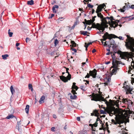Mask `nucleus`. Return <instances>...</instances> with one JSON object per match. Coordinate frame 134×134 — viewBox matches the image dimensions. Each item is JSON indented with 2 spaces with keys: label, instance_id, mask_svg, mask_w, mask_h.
I'll use <instances>...</instances> for the list:
<instances>
[{
  "label": "nucleus",
  "instance_id": "f257e3e1",
  "mask_svg": "<svg viewBox=\"0 0 134 134\" xmlns=\"http://www.w3.org/2000/svg\"><path fill=\"white\" fill-rule=\"evenodd\" d=\"M127 37L126 41L125 42V46L126 48L130 49L131 51L134 52V39L130 37L128 35H126Z\"/></svg>",
  "mask_w": 134,
  "mask_h": 134
},
{
  "label": "nucleus",
  "instance_id": "f03ea898",
  "mask_svg": "<svg viewBox=\"0 0 134 134\" xmlns=\"http://www.w3.org/2000/svg\"><path fill=\"white\" fill-rule=\"evenodd\" d=\"M115 53H111V57L113 59L112 64L113 65V69L112 70V72L111 73V75L113 74H115V73L118 70L119 68L118 64L120 63H119V62L116 60Z\"/></svg>",
  "mask_w": 134,
  "mask_h": 134
},
{
  "label": "nucleus",
  "instance_id": "7ed1b4c3",
  "mask_svg": "<svg viewBox=\"0 0 134 134\" xmlns=\"http://www.w3.org/2000/svg\"><path fill=\"white\" fill-rule=\"evenodd\" d=\"M110 23H107L106 22H102L100 24L99 23H97L96 24H94V28H96L98 30L102 31L105 30V28L108 27V26L107 24H109Z\"/></svg>",
  "mask_w": 134,
  "mask_h": 134
},
{
  "label": "nucleus",
  "instance_id": "20e7f679",
  "mask_svg": "<svg viewBox=\"0 0 134 134\" xmlns=\"http://www.w3.org/2000/svg\"><path fill=\"white\" fill-rule=\"evenodd\" d=\"M126 82H124V86L123 88L124 90L126 92V94H132V88H131L130 86L126 85V86H125V83H126Z\"/></svg>",
  "mask_w": 134,
  "mask_h": 134
},
{
  "label": "nucleus",
  "instance_id": "39448f33",
  "mask_svg": "<svg viewBox=\"0 0 134 134\" xmlns=\"http://www.w3.org/2000/svg\"><path fill=\"white\" fill-rule=\"evenodd\" d=\"M89 74L87 73V75L85 77V78H88L90 77V76H92L93 78H95L96 77V75H97V71L96 69H94L93 71H89Z\"/></svg>",
  "mask_w": 134,
  "mask_h": 134
},
{
  "label": "nucleus",
  "instance_id": "423d86ee",
  "mask_svg": "<svg viewBox=\"0 0 134 134\" xmlns=\"http://www.w3.org/2000/svg\"><path fill=\"white\" fill-rule=\"evenodd\" d=\"M94 100L96 101H100V102L104 101L105 102V103L106 104L107 106H108L109 104V102L107 100L104 99V98L102 96H98L97 97L94 98Z\"/></svg>",
  "mask_w": 134,
  "mask_h": 134
},
{
  "label": "nucleus",
  "instance_id": "0eeeda50",
  "mask_svg": "<svg viewBox=\"0 0 134 134\" xmlns=\"http://www.w3.org/2000/svg\"><path fill=\"white\" fill-rule=\"evenodd\" d=\"M66 72L68 74V75L67 77L63 76H60V79L61 80L65 82H67L68 81V80H70L71 78V75L69 74L68 71H66Z\"/></svg>",
  "mask_w": 134,
  "mask_h": 134
},
{
  "label": "nucleus",
  "instance_id": "6e6552de",
  "mask_svg": "<svg viewBox=\"0 0 134 134\" xmlns=\"http://www.w3.org/2000/svg\"><path fill=\"white\" fill-rule=\"evenodd\" d=\"M105 34L106 35L108 36V37H109V38H108L109 39H110V38L111 37H113V38H118L120 40H124V38L122 36H120L119 37H118L117 36H116L114 35V34H108V33L107 32H106L105 33Z\"/></svg>",
  "mask_w": 134,
  "mask_h": 134
},
{
  "label": "nucleus",
  "instance_id": "1a4fd4ad",
  "mask_svg": "<svg viewBox=\"0 0 134 134\" xmlns=\"http://www.w3.org/2000/svg\"><path fill=\"white\" fill-rule=\"evenodd\" d=\"M104 19H105L104 20L107 23H110L111 21L112 23L113 22V21H113L112 20H115V19H114L113 17L112 16H111L110 17H107L105 18Z\"/></svg>",
  "mask_w": 134,
  "mask_h": 134
},
{
  "label": "nucleus",
  "instance_id": "9d476101",
  "mask_svg": "<svg viewBox=\"0 0 134 134\" xmlns=\"http://www.w3.org/2000/svg\"><path fill=\"white\" fill-rule=\"evenodd\" d=\"M129 54L127 52H125L120 55V56L122 59H128L129 56Z\"/></svg>",
  "mask_w": 134,
  "mask_h": 134
},
{
  "label": "nucleus",
  "instance_id": "9b49d317",
  "mask_svg": "<svg viewBox=\"0 0 134 134\" xmlns=\"http://www.w3.org/2000/svg\"><path fill=\"white\" fill-rule=\"evenodd\" d=\"M106 111L107 113L109 114V115L110 116H112L115 113V111L111 108H108V110H107Z\"/></svg>",
  "mask_w": 134,
  "mask_h": 134
},
{
  "label": "nucleus",
  "instance_id": "f8f14e48",
  "mask_svg": "<svg viewBox=\"0 0 134 134\" xmlns=\"http://www.w3.org/2000/svg\"><path fill=\"white\" fill-rule=\"evenodd\" d=\"M122 101L123 103L127 104L128 105H129L130 104L132 103V102L130 100L128 99L127 98H123L122 99Z\"/></svg>",
  "mask_w": 134,
  "mask_h": 134
},
{
  "label": "nucleus",
  "instance_id": "ddd939ff",
  "mask_svg": "<svg viewBox=\"0 0 134 134\" xmlns=\"http://www.w3.org/2000/svg\"><path fill=\"white\" fill-rule=\"evenodd\" d=\"M97 14V15L98 17L100 18L102 22L105 21L104 20L105 19V18L103 17V15L101 14L100 13H96Z\"/></svg>",
  "mask_w": 134,
  "mask_h": 134
},
{
  "label": "nucleus",
  "instance_id": "4468645a",
  "mask_svg": "<svg viewBox=\"0 0 134 134\" xmlns=\"http://www.w3.org/2000/svg\"><path fill=\"white\" fill-rule=\"evenodd\" d=\"M113 52L114 53H118V46H113Z\"/></svg>",
  "mask_w": 134,
  "mask_h": 134
},
{
  "label": "nucleus",
  "instance_id": "2eb2a0df",
  "mask_svg": "<svg viewBox=\"0 0 134 134\" xmlns=\"http://www.w3.org/2000/svg\"><path fill=\"white\" fill-rule=\"evenodd\" d=\"M102 37L103 38V39H100V40L102 41V43L103 44V41H105L107 38H108V39H108L109 37H108V36L106 35L105 34H105Z\"/></svg>",
  "mask_w": 134,
  "mask_h": 134
},
{
  "label": "nucleus",
  "instance_id": "dca6fc26",
  "mask_svg": "<svg viewBox=\"0 0 134 134\" xmlns=\"http://www.w3.org/2000/svg\"><path fill=\"white\" fill-rule=\"evenodd\" d=\"M45 99V96H42L40 98V100H39V103L40 104H42L44 102V100Z\"/></svg>",
  "mask_w": 134,
  "mask_h": 134
},
{
  "label": "nucleus",
  "instance_id": "f3484780",
  "mask_svg": "<svg viewBox=\"0 0 134 134\" xmlns=\"http://www.w3.org/2000/svg\"><path fill=\"white\" fill-rule=\"evenodd\" d=\"M112 24L110 25V27L111 28L112 27L114 28L116 27L118 25V24L115 23V22L114 21H113V22Z\"/></svg>",
  "mask_w": 134,
  "mask_h": 134
},
{
  "label": "nucleus",
  "instance_id": "a211bd4d",
  "mask_svg": "<svg viewBox=\"0 0 134 134\" xmlns=\"http://www.w3.org/2000/svg\"><path fill=\"white\" fill-rule=\"evenodd\" d=\"M102 8L101 6H100V5L98 6L96 11V13H99L102 11Z\"/></svg>",
  "mask_w": 134,
  "mask_h": 134
},
{
  "label": "nucleus",
  "instance_id": "6ab92c4d",
  "mask_svg": "<svg viewBox=\"0 0 134 134\" xmlns=\"http://www.w3.org/2000/svg\"><path fill=\"white\" fill-rule=\"evenodd\" d=\"M110 80L111 79L110 78H108L106 79V80H105V82L104 83V85L105 86L108 85L109 83H110Z\"/></svg>",
  "mask_w": 134,
  "mask_h": 134
},
{
  "label": "nucleus",
  "instance_id": "aec40b11",
  "mask_svg": "<svg viewBox=\"0 0 134 134\" xmlns=\"http://www.w3.org/2000/svg\"><path fill=\"white\" fill-rule=\"evenodd\" d=\"M58 7H59L57 5H55L53 7L52 9L53 12L54 13H56L57 12L56 10H55V8H58Z\"/></svg>",
  "mask_w": 134,
  "mask_h": 134
},
{
  "label": "nucleus",
  "instance_id": "412c9836",
  "mask_svg": "<svg viewBox=\"0 0 134 134\" xmlns=\"http://www.w3.org/2000/svg\"><path fill=\"white\" fill-rule=\"evenodd\" d=\"M71 43L72 44L70 45V46H72V47H76L77 46V44L75 42L73 41H71Z\"/></svg>",
  "mask_w": 134,
  "mask_h": 134
},
{
  "label": "nucleus",
  "instance_id": "4be33fe9",
  "mask_svg": "<svg viewBox=\"0 0 134 134\" xmlns=\"http://www.w3.org/2000/svg\"><path fill=\"white\" fill-rule=\"evenodd\" d=\"M29 105H26V108L25 109V111L26 112L27 114H28L29 113Z\"/></svg>",
  "mask_w": 134,
  "mask_h": 134
},
{
  "label": "nucleus",
  "instance_id": "5701e85b",
  "mask_svg": "<svg viewBox=\"0 0 134 134\" xmlns=\"http://www.w3.org/2000/svg\"><path fill=\"white\" fill-rule=\"evenodd\" d=\"M108 109H105V110L104 111L103 110L101 109L100 111V112L101 114H106L107 113L106 111L107 110H108Z\"/></svg>",
  "mask_w": 134,
  "mask_h": 134
},
{
  "label": "nucleus",
  "instance_id": "b1692460",
  "mask_svg": "<svg viewBox=\"0 0 134 134\" xmlns=\"http://www.w3.org/2000/svg\"><path fill=\"white\" fill-rule=\"evenodd\" d=\"M27 4L29 5H32L34 4V1L33 0L28 1H27Z\"/></svg>",
  "mask_w": 134,
  "mask_h": 134
},
{
  "label": "nucleus",
  "instance_id": "393cba45",
  "mask_svg": "<svg viewBox=\"0 0 134 134\" xmlns=\"http://www.w3.org/2000/svg\"><path fill=\"white\" fill-rule=\"evenodd\" d=\"M113 38L111 37L110 38V39H109V40H110V44H111V45H113V46H114V44H115V42L114 40H113V39H111V38Z\"/></svg>",
  "mask_w": 134,
  "mask_h": 134
},
{
  "label": "nucleus",
  "instance_id": "a878e982",
  "mask_svg": "<svg viewBox=\"0 0 134 134\" xmlns=\"http://www.w3.org/2000/svg\"><path fill=\"white\" fill-rule=\"evenodd\" d=\"M85 21H86V24L88 25H90L92 24L93 23L91 21V19L90 20H86V19H85Z\"/></svg>",
  "mask_w": 134,
  "mask_h": 134
},
{
  "label": "nucleus",
  "instance_id": "bb28decb",
  "mask_svg": "<svg viewBox=\"0 0 134 134\" xmlns=\"http://www.w3.org/2000/svg\"><path fill=\"white\" fill-rule=\"evenodd\" d=\"M9 56L7 54H5L2 55V57L3 59L5 60L7 59V58Z\"/></svg>",
  "mask_w": 134,
  "mask_h": 134
},
{
  "label": "nucleus",
  "instance_id": "cd10ccee",
  "mask_svg": "<svg viewBox=\"0 0 134 134\" xmlns=\"http://www.w3.org/2000/svg\"><path fill=\"white\" fill-rule=\"evenodd\" d=\"M112 124H114L115 125H116L117 124H119L118 122L117 121H115L113 119H112L111 120Z\"/></svg>",
  "mask_w": 134,
  "mask_h": 134
},
{
  "label": "nucleus",
  "instance_id": "c85d7f7f",
  "mask_svg": "<svg viewBox=\"0 0 134 134\" xmlns=\"http://www.w3.org/2000/svg\"><path fill=\"white\" fill-rule=\"evenodd\" d=\"M80 33L86 36L87 35V32L86 31H80Z\"/></svg>",
  "mask_w": 134,
  "mask_h": 134
},
{
  "label": "nucleus",
  "instance_id": "c756f323",
  "mask_svg": "<svg viewBox=\"0 0 134 134\" xmlns=\"http://www.w3.org/2000/svg\"><path fill=\"white\" fill-rule=\"evenodd\" d=\"M10 30L9 29L8 31V34L9 35V36L10 37H12V36L13 34V33L12 32H10Z\"/></svg>",
  "mask_w": 134,
  "mask_h": 134
},
{
  "label": "nucleus",
  "instance_id": "7c9ffc66",
  "mask_svg": "<svg viewBox=\"0 0 134 134\" xmlns=\"http://www.w3.org/2000/svg\"><path fill=\"white\" fill-rule=\"evenodd\" d=\"M28 86H29V89H31V91H32L33 90V88L32 87V85H31V84L29 83V84Z\"/></svg>",
  "mask_w": 134,
  "mask_h": 134
},
{
  "label": "nucleus",
  "instance_id": "2f4dec72",
  "mask_svg": "<svg viewBox=\"0 0 134 134\" xmlns=\"http://www.w3.org/2000/svg\"><path fill=\"white\" fill-rule=\"evenodd\" d=\"M10 90L12 94H13V92H14V90L13 89L12 86H11L10 87Z\"/></svg>",
  "mask_w": 134,
  "mask_h": 134
},
{
  "label": "nucleus",
  "instance_id": "473e14b6",
  "mask_svg": "<svg viewBox=\"0 0 134 134\" xmlns=\"http://www.w3.org/2000/svg\"><path fill=\"white\" fill-rule=\"evenodd\" d=\"M10 90L12 94H13V92H14V90L13 89L12 86H11L10 87Z\"/></svg>",
  "mask_w": 134,
  "mask_h": 134
},
{
  "label": "nucleus",
  "instance_id": "72a5a7b5",
  "mask_svg": "<svg viewBox=\"0 0 134 134\" xmlns=\"http://www.w3.org/2000/svg\"><path fill=\"white\" fill-rule=\"evenodd\" d=\"M59 43V41H58L57 39H56L54 41V46H56L57 44H58Z\"/></svg>",
  "mask_w": 134,
  "mask_h": 134
},
{
  "label": "nucleus",
  "instance_id": "f704fd0d",
  "mask_svg": "<svg viewBox=\"0 0 134 134\" xmlns=\"http://www.w3.org/2000/svg\"><path fill=\"white\" fill-rule=\"evenodd\" d=\"M95 20V19L94 18H93V17H92V20L91 19V21L93 23L92 25L93 26V27H94V24H96L95 23H93V22Z\"/></svg>",
  "mask_w": 134,
  "mask_h": 134
},
{
  "label": "nucleus",
  "instance_id": "c9c22d12",
  "mask_svg": "<svg viewBox=\"0 0 134 134\" xmlns=\"http://www.w3.org/2000/svg\"><path fill=\"white\" fill-rule=\"evenodd\" d=\"M77 97V96L76 95H74V96H70V98L71 99H75Z\"/></svg>",
  "mask_w": 134,
  "mask_h": 134
},
{
  "label": "nucleus",
  "instance_id": "e433bc0d",
  "mask_svg": "<svg viewBox=\"0 0 134 134\" xmlns=\"http://www.w3.org/2000/svg\"><path fill=\"white\" fill-rule=\"evenodd\" d=\"M14 117V116L12 115H9L8 116H7L6 118L7 119H9L10 118H13V117Z\"/></svg>",
  "mask_w": 134,
  "mask_h": 134
},
{
  "label": "nucleus",
  "instance_id": "4c0bfd02",
  "mask_svg": "<svg viewBox=\"0 0 134 134\" xmlns=\"http://www.w3.org/2000/svg\"><path fill=\"white\" fill-rule=\"evenodd\" d=\"M20 124V122H17V125H18V126H16V128L18 129V130L19 131V126Z\"/></svg>",
  "mask_w": 134,
  "mask_h": 134
},
{
  "label": "nucleus",
  "instance_id": "58836bf2",
  "mask_svg": "<svg viewBox=\"0 0 134 134\" xmlns=\"http://www.w3.org/2000/svg\"><path fill=\"white\" fill-rule=\"evenodd\" d=\"M71 92L72 93L73 95L77 94V93L73 89L72 90Z\"/></svg>",
  "mask_w": 134,
  "mask_h": 134
},
{
  "label": "nucleus",
  "instance_id": "ea45409f",
  "mask_svg": "<svg viewBox=\"0 0 134 134\" xmlns=\"http://www.w3.org/2000/svg\"><path fill=\"white\" fill-rule=\"evenodd\" d=\"M30 39L28 37H27L26 38V43L29 42L30 41Z\"/></svg>",
  "mask_w": 134,
  "mask_h": 134
},
{
  "label": "nucleus",
  "instance_id": "a19ab883",
  "mask_svg": "<svg viewBox=\"0 0 134 134\" xmlns=\"http://www.w3.org/2000/svg\"><path fill=\"white\" fill-rule=\"evenodd\" d=\"M81 89L83 90V91H85L86 90L85 88H84V87L83 86H82L80 87Z\"/></svg>",
  "mask_w": 134,
  "mask_h": 134
},
{
  "label": "nucleus",
  "instance_id": "79ce46f5",
  "mask_svg": "<svg viewBox=\"0 0 134 134\" xmlns=\"http://www.w3.org/2000/svg\"><path fill=\"white\" fill-rule=\"evenodd\" d=\"M87 7L91 8H92L93 7V5H91L90 4H88Z\"/></svg>",
  "mask_w": 134,
  "mask_h": 134
},
{
  "label": "nucleus",
  "instance_id": "37998d69",
  "mask_svg": "<svg viewBox=\"0 0 134 134\" xmlns=\"http://www.w3.org/2000/svg\"><path fill=\"white\" fill-rule=\"evenodd\" d=\"M100 6L102 8V9L104 7H106V5L104 3H103V4L101 5Z\"/></svg>",
  "mask_w": 134,
  "mask_h": 134
},
{
  "label": "nucleus",
  "instance_id": "c03bdc74",
  "mask_svg": "<svg viewBox=\"0 0 134 134\" xmlns=\"http://www.w3.org/2000/svg\"><path fill=\"white\" fill-rule=\"evenodd\" d=\"M72 88L73 89H75L76 90H77L78 89V87L77 86H74V87H72Z\"/></svg>",
  "mask_w": 134,
  "mask_h": 134
},
{
  "label": "nucleus",
  "instance_id": "a18cd8bd",
  "mask_svg": "<svg viewBox=\"0 0 134 134\" xmlns=\"http://www.w3.org/2000/svg\"><path fill=\"white\" fill-rule=\"evenodd\" d=\"M54 15L53 14H52L50 16H49L48 17V18L49 19H51L53 17Z\"/></svg>",
  "mask_w": 134,
  "mask_h": 134
},
{
  "label": "nucleus",
  "instance_id": "49530a36",
  "mask_svg": "<svg viewBox=\"0 0 134 134\" xmlns=\"http://www.w3.org/2000/svg\"><path fill=\"white\" fill-rule=\"evenodd\" d=\"M87 133V131L86 130H85L83 131L81 134H86Z\"/></svg>",
  "mask_w": 134,
  "mask_h": 134
},
{
  "label": "nucleus",
  "instance_id": "de8ad7c7",
  "mask_svg": "<svg viewBox=\"0 0 134 134\" xmlns=\"http://www.w3.org/2000/svg\"><path fill=\"white\" fill-rule=\"evenodd\" d=\"M71 49L72 51H73L75 53L76 52H77V50L75 49L71 48Z\"/></svg>",
  "mask_w": 134,
  "mask_h": 134
},
{
  "label": "nucleus",
  "instance_id": "09e8293b",
  "mask_svg": "<svg viewBox=\"0 0 134 134\" xmlns=\"http://www.w3.org/2000/svg\"><path fill=\"white\" fill-rule=\"evenodd\" d=\"M118 10L119 11L120 10L121 12H124L125 11V10L123 9H119Z\"/></svg>",
  "mask_w": 134,
  "mask_h": 134
},
{
  "label": "nucleus",
  "instance_id": "8fccbe9b",
  "mask_svg": "<svg viewBox=\"0 0 134 134\" xmlns=\"http://www.w3.org/2000/svg\"><path fill=\"white\" fill-rule=\"evenodd\" d=\"M93 125L95 127H96L97 126L98 123L96 122L95 123L93 124Z\"/></svg>",
  "mask_w": 134,
  "mask_h": 134
},
{
  "label": "nucleus",
  "instance_id": "3c124183",
  "mask_svg": "<svg viewBox=\"0 0 134 134\" xmlns=\"http://www.w3.org/2000/svg\"><path fill=\"white\" fill-rule=\"evenodd\" d=\"M55 128L54 127H52L51 129V131L53 132H54L55 131L54 129Z\"/></svg>",
  "mask_w": 134,
  "mask_h": 134
},
{
  "label": "nucleus",
  "instance_id": "603ef678",
  "mask_svg": "<svg viewBox=\"0 0 134 134\" xmlns=\"http://www.w3.org/2000/svg\"><path fill=\"white\" fill-rule=\"evenodd\" d=\"M94 116L98 117H99V116H100V115L99 114V113H97L96 114H94Z\"/></svg>",
  "mask_w": 134,
  "mask_h": 134
},
{
  "label": "nucleus",
  "instance_id": "864d4df0",
  "mask_svg": "<svg viewBox=\"0 0 134 134\" xmlns=\"http://www.w3.org/2000/svg\"><path fill=\"white\" fill-rule=\"evenodd\" d=\"M93 113L94 114H96L97 113H98V111L97 110H95L93 111Z\"/></svg>",
  "mask_w": 134,
  "mask_h": 134
},
{
  "label": "nucleus",
  "instance_id": "5fc2aeb1",
  "mask_svg": "<svg viewBox=\"0 0 134 134\" xmlns=\"http://www.w3.org/2000/svg\"><path fill=\"white\" fill-rule=\"evenodd\" d=\"M58 19L60 21H63L64 19V18L63 17L60 18Z\"/></svg>",
  "mask_w": 134,
  "mask_h": 134
},
{
  "label": "nucleus",
  "instance_id": "6e6d98bb",
  "mask_svg": "<svg viewBox=\"0 0 134 134\" xmlns=\"http://www.w3.org/2000/svg\"><path fill=\"white\" fill-rule=\"evenodd\" d=\"M105 125H106V126L107 127V129H109V127H108V123L107 122H106V124H105Z\"/></svg>",
  "mask_w": 134,
  "mask_h": 134
},
{
  "label": "nucleus",
  "instance_id": "4d7b16f0",
  "mask_svg": "<svg viewBox=\"0 0 134 134\" xmlns=\"http://www.w3.org/2000/svg\"><path fill=\"white\" fill-rule=\"evenodd\" d=\"M115 21H114L115 23L117 24L119 22H120V20H115Z\"/></svg>",
  "mask_w": 134,
  "mask_h": 134
},
{
  "label": "nucleus",
  "instance_id": "13d9d810",
  "mask_svg": "<svg viewBox=\"0 0 134 134\" xmlns=\"http://www.w3.org/2000/svg\"><path fill=\"white\" fill-rule=\"evenodd\" d=\"M97 117V119L96 120V122H97V121H98L99 120V121H100V120L99 118V117Z\"/></svg>",
  "mask_w": 134,
  "mask_h": 134
},
{
  "label": "nucleus",
  "instance_id": "bf43d9fd",
  "mask_svg": "<svg viewBox=\"0 0 134 134\" xmlns=\"http://www.w3.org/2000/svg\"><path fill=\"white\" fill-rule=\"evenodd\" d=\"M85 48H87L88 47V46H89L88 45V44H87V43H85Z\"/></svg>",
  "mask_w": 134,
  "mask_h": 134
},
{
  "label": "nucleus",
  "instance_id": "052dcab7",
  "mask_svg": "<svg viewBox=\"0 0 134 134\" xmlns=\"http://www.w3.org/2000/svg\"><path fill=\"white\" fill-rule=\"evenodd\" d=\"M76 119L78 121H79L80 120V118L79 117H77L76 118Z\"/></svg>",
  "mask_w": 134,
  "mask_h": 134
},
{
  "label": "nucleus",
  "instance_id": "680f3d73",
  "mask_svg": "<svg viewBox=\"0 0 134 134\" xmlns=\"http://www.w3.org/2000/svg\"><path fill=\"white\" fill-rule=\"evenodd\" d=\"M131 8H132V9H134V5H132L131 6Z\"/></svg>",
  "mask_w": 134,
  "mask_h": 134
},
{
  "label": "nucleus",
  "instance_id": "e2e57ef3",
  "mask_svg": "<svg viewBox=\"0 0 134 134\" xmlns=\"http://www.w3.org/2000/svg\"><path fill=\"white\" fill-rule=\"evenodd\" d=\"M96 52V50L95 49H93L92 51V52L93 53H94Z\"/></svg>",
  "mask_w": 134,
  "mask_h": 134
},
{
  "label": "nucleus",
  "instance_id": "0e129e2a",
  "mask_svg": "<svg viewBox=\"0 0 134 134\" xmlns=\"http://www.w3.org/2000/svg\"><path fill=\"white\" fill-rule=\"evenodd\" d=\"M131 8V6L130 5H127L126 6V9H127Z\"/></svg>",
  "mask_w": 134,
  "mask_h": 134
},
{
  "label": "nucleus",
  "instance_id": "69168bd1",
  "mask_svg": "<svg viewBox=\"0 0 134 134\" xmlns=\"http://www.w3.org/2000/svg\"><path fill=\"white\" fill-rule=\"evenodd\" d=\"M56 3V2L55 1H53V2L51 3L52 5H54V3Z\"/></svg>",
  "mask_w": 134,
  "mask_h": 134
},
{
  "label": "nucleus",
  "instance_id": "338daca9",
  "mask_svg": "<svg viewBox=\"0 0 134 134\" xmlns=\"http://www.w3.org/2000/svg\"><path fill=\"white\" fill-rule=\"evenodd\" d=\"M123 9H124L125 10H126V6H124L123 7Z\"/></svg>",
  "mask_w": 134,
  "mask_h": 134
},
{
  "label": "nucleus",
  "instance_id": "774afa93",
  "mask_svg": "<svg viewBox=\"0 0 134 134\" xmlns=\"http://www.w3.org/2000/svg\"><path fill=\"white\" fill-rule=\"evenodd\" d=\"M95 10L93 9H92V14H93Z\"/></svg>",
  "mask_w": 134,
  "mask_h": 134
}]
</instances>
